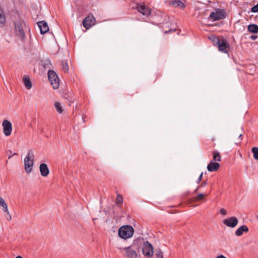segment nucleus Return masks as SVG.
Masks as SVG:
<instances>
[{
  "label": "nucleus",
  "mask_w": 258,
  "mask_h": 258,
  "mask_svg": "<svg viewBox=\"0 0 258 258\" xmlns=\"http://www.w3.org/2000/svg\"><path fill=\"white\" fill-rule=\"evenodd\" d=\"M210 39L212 41L214 45L218 47L219 51L225 53H228L229 43L225 38L220 39L218 37L212 35Z\"/></svg>",
  "instance_id": "f257e3e1"
},
{
  "label": "nucleus",
  "mask_w": 258,
  "mask_h": 258,
  "mask_svg": "<svg viewBox=\"0 0 258 258\" xmlns=\"http://www.w3.org/2000/svg\"><path fill=\"white\" fill-rule=\"evenodd\" d=\"M134 232V229L131 225H125L119 228L118 234L119 237L126 240L131 238L133 236Z\"/></svg>",
  "instance_id": "f03ea898"
},
{
  "label": "nucleus",
  "mask_w": 258,
  "mask_h": 258,
  "mask_svg": "<svg viewBox=\"0 0 258 258\" xmlns=\"http://www.w3.org/2000/svg\"><path fill=\"white\" fill-rule=\"evenodd\" d=\"M34 155L32 151L29 150L24 160L25 170L27 173L31 172L34 165Z\"/></svg>",
  "instance_id": "7ed1b4c3"
},
{
  "label": "nucleus",
  "mask_w": 258,
  "mask_h": 258,
  "mask_svg": "<svg viewBox=\"0 0 258 258\" xmlns=\"http://www.w3.org/2000/svg\"><path fill=\"white\" fill-rule=\"evenodd\" d=\"M48 80L54 89H56L59 88V79L56 73L52 71L49 70L48 72Z\"/></svg>",
  "instance_id": "20e7f679"
},
{
  "label": "nucleus",
  "mask_w": 258,
  "mask_h": 258,
  "mask_svg": "<svg viewBox=\"0 0 258 258\" xmlns=\"http://www.w3.org/2000/svg\"><path fill=\"white\" fill-rule=\"evenodd\" d=\"M143 255L147 257L150 258L154 254V249L152 245L148 241H144L142 246Z\"/></svg>",
  "instance_id": "39448f33"
},
{
  "label": "nucleus",
  "mask_w": 258,
  "mask_h": 258,
  "mask_svg": "<svg viewBox=\"0 0 258 258\" xmlns=\"http://www.w3.org/2000/svg\"><path fill=\"white\" fill-rule=\"evenodd\" d=\"M15 26L16 35L23 39L25 36L24 32V28L26 27L25 23L21 21H17L15 23Z\"/></svg>",
  "instance_id": "423d86ee"
},
{
  "label": "nucleus",
  "mask_w": 258,
  "mask_h": 258,
  "mask_svg": "<svg viewBox=\"0 0 258 258\" xmlns=\"http://www.w3.org/2000/svg\"><path fill=\"white\" fill-rule=\"evenodd\" d=\"M226 17V13L224 10L217 9L215 12H212L209 18L213 21L223 19Z\"/></svg>",
  "instance_id": "0eeeda50"
},
{
  "label": "nucleus",
  "mask_w": 258,
  "mask_h": 258,
  "mask_svg": "<svg viewBox=\"0 0 258 258\" xmlns=\"http://www.w3.org/2000/svg\"><path fill=\"white\" fill-rule=\"evenodd\" d=\"M117 248L119 249H123L125 252V256L127 258H137L138 257L137 252L131 246L125 247L117 246Z\"/></svg>",
  "instance_id": "6e6552de"
},
{
  "label": "nucleus",
  "mask_w": 258,
  "mask_h": 258,
  "mask_svg": "<svg viewBox=\"0 0 258 258\" xmlns=\"http://www.w3.org/2000/svg\"><path fill=\"white\" fill-rule=\"evenodd\" d=\"M96 19L92 14H89L83 20V26L86 29H90L95 24Z\"/></svg>",
  "instance_id": "1a4fd4ad"
},
{
  "label": "nucleus",
  "mask_w": 258,
  "mask_h": 258,
  "mask_svg": "<svg viewBox=\"0 0 258 258\" xmlns=\"http://www.w3.org/2000/svg\"><path fill=\"white\" fill-rule=\"evenodd\" d=\"M2 126L4 135L7 137L10 136L12 131V123L9 120L5 119L2 122Z\"/></svg>",
  "instance_id": "9d476101"
},
{
  "label": "nucleus",
  "mask_w": 258,
  "mask_h": 258,
  "mask_svg": "<svg viewBox=\"0 0 258 258\" xmlns=\"http://www.w3.org/2000/svg\"><path fill=\"white\" fill-rule=\"evenodd\" d=\"M135 8L145 16L148 17L151 14L150 9L144 5L137 4Z\"/></svg>",
  "instance_id": "9b49d317"
},
{
  "label": "nucleus",
  "mask_w": 258,
  "mask_h": 258,
  "mask_svg": "<svg viewBox=\"0 0 258 258\" xmlns=\"http://www.w3.org/2000/svg\"><path fill=\"white\" fill-rule=\"evenodd\" d=\"M238 221L236 217H231L224 219L223 223L227 227L234 228L238 224Z\"/></svg>",
  "instance_id": "f8f14e48"
},
{
  "label": "nucleus",
  "mask_w": 258,
  "mask_h": 258,
  "mask_svg": "<svg viewBox=\"0 0 258 258\" xmlns=\"http://www.w3.org/2000/svg\"><path fill=\"white\" fill-rule=\"evenodd\" d=\"M38 26L41 34H45L49 30L47 23L44 21H40L38 23Z\"/></svg>",
  "instance_id": "ddd939ff"
},
{
  "label": "nucleus",
  "mask_w": 258,
  "mask_h": 258,
  "mask_svg": "<svg viewBox=\"0 0 258 258\" xmlns=\"http://www.w3.org/2000/svg\"><path fill=\"white\" fill-rule=\"evenodd\" d=\"M220 167L219 163L211 161L207 166V169L209 172L217 171Z\"/></svg>",
  "instance_id": "4468645a"
},
{
  "label": "nucleus",
  "mask_w": 258,
  "mask_h": 258,
  "mask_svg": "<svg viewBox=\"0 0 258 258\" xmlns=\"http://www.w3.org/2000/svg\"><path fill=\"white\" fill-rule=\"evenodd\" d=\"M39 170L41 175L44 177L47 176L49 173L48 166L45 163H42L40 165Z\"/></svg>",
  "instance_id": "2eb2a0df"
},
{
  "label": "nucleus",
  "mask_w": 258,
  "mask_h": 258,
  "mask_svg": "<svg viewBox=\"0 0 258 258\" xmlns=\"http://www.w3.org/2000/svg\"><path fill=\"white\" fill-rule=\"evenodd\" d=\"M248 231V228L246 225H242L239 227L235 231V235L237 236L242 235L243 232H247Z\"/></svg>",
  "instance_id": "dca6fc26"
},
{
  "label": "nucleus",
  "mask_w": 258,
  "mask_h": 258,
  "mask_svg": "<svg viewBox=\"0 0 258 258\" xmlns=\"http://www.w3.org/2000/svg\"><path fill=\"white\" fill-rule=\"evenodd\" d=\"M23 83L25 87L28 90L30 89L32 87V82L29 77L25 76L23 78Z\"/></svg>",
  "instance_id": "f3484780"
},
{
  "label": "nucleus",
  "mask_w": 258,
  "mask_h": 258,
  "mask_svg": "<svg viewBox=\"0 0 258 258\" xmlns=\"http://www.w3.org/2000/svg\"><path fill=\"white\" fill-rule=\"evenodd\" d=\"M248 31L250 33H258V25L256 24H250L247 27Z\"/></svg>",
  "instance_id": "a211bd4d"
},
{
  "label": "nucleus",
  "mask_w": 258,
  "mask_h": 258,
  "mask_svg": "<svg viewBox=\"0 0 258 258\" xmlns=\"http://www.w3.org/2000/svg\"><path fill=\"white\" fill-rule=\"evenodd\" d=\"M171 4L174 7H178L182 9H183L185 7V5L179 0H175L172 1Z\"/></svg>",
  "instance_id": "6ab92c4d"
},
{
  "label": "nucleus",
  "mask_w": 258,
  "mask_h": 258,
  "mask_svg": "<svg viewBox=\"0 0 258 258\" xmlns=\"http://www.w3.org/2000/svg\"><path fill=\"white\" fill-rule=\"evenodd\" d=\"M213 159L214 161H221V157L218 151L216 150L213 152Z\"/></svg>",
  "instance_id": "aec40b11"
},
{
  "label": "nucleus",
  "mask_w": 258,
  "mask_h": 258,
  "mask_svg": "<svg viewBox=\"0 0 258 258\" xmlns=\"http://www.w3.org/2000/svg\"><path fill=\"white\" fill-rule=\"evenodd\" d=\"M42 66L45 69H50L52 66L51 62L49 59H46L42 61Z\"/></svg>",
  "instance_id": "412c9836"
},
{
  "label": "nucleus",
  "mask_w": 258,
  "mask_h": 258,
  "mask_svg": "<svg viewBox=\"0 0 258 258\" xmlns=\"http://www.w3.org/2000/svg\"><path fill=\"white\" fill-rule=\"evenodd\" d=\"M0 207H2L3 211H7L8 205L6 203L5 200L0 197Z\"/></svg>",
  "instance_id": "4be33fe9"
},
{
  "label": "nucleus",
  "mask_w": 258,
  "mask_h": 258,
  "mask_svg": "<svg viewBox=\"0 0 258 258\" xmlns=\"http://www.w3.org/2000/svg\"><path fill=\"white\" fill-rule=\"evenodd\" d=\"M253 153V158L255 160H258V147H253L251 149Z\"/></svg>",
  "instance_id": "5701e85b"
},
{
  "label": "nucleus",
  "mask_w": 258,
  "mask_h": 258,
  "mask_svg": "<svg viewBox=\"0 0 258 258\" xmlns=\"http://www.w3.org/2000/svg\"><path fill=\"white\" fill-rule=\"evenodd\" d=\"M54 106L58 113H62L63 109L60 105V104L59 102H55L54 104Z\"/></svg>",
  "instance_id": "b1692460"
},
{
  "label": "nucleus",
  "mask_w": 258,
  "mask_h": 258,
  "mask_svg": "<svg viewBox=\"0 0 258 258\" xmlns=\"http://www.w3.org/2000/svg\"><path fill=\"white\" fill-rule=\"evenodd\" d=\"M62 69L64 72H67L69 70V66L68 63L65 60H63L61 62Z\"/></svg>",
  "instance_id": "393cba45"
},
{
  "label": "nucleus",
  "mask_w": 258,
  "mask_h": 258,
  "mask_svg": "<svg viewBox=\"0 0 258 258\" xmlns=\"http://www.w3.org/2000/svg\"><path fill=\"white\" fill-rule=\"evenodd\" d=\"M123 203V198L122 196L119 194H117L116 198V204H122Z\"/></svg>",
  "instance_id": "a878e982"
},
{
  "label": "nucleus",
  "mask_w": 258,
  "mask_h": 258,
  "mask_svg": "<svg viewBox=\"0 0 258 258\" xmlns=\"http://www.w3.org/2000/svg\"><path fill=\"white\" fill-rule=\"evenodd\" d=\"M6 23V16L0 17V27L4 26Z\"/></svg>",
  "instance_id": "bb28decb"
},
{
  "label": "nucleus",
  "mask_w": 258,
  "mask_h": 258,
  "mask_svg": "<svg viewBox=\"0 0 258 258\" xmlns=\"http://www.w3.org/2000/svg\"><path fill=\"white\" fill-rule=\"evenodd\" d=\"M3 212L6 213V214L5 215L6 219L8 221H10L12 219V216L9 212L8 208L7 207V211Z\"/></svg>",
  "instance_id": "cd10ccee"
},
{
  "label": "nucleus",
  "mask_w": 258,
  "mask_h": 258,
  "mask_svg": "<svg viewBox=\"0 0 258 258\" xmlns=\"http://www.w3.org/2000/svg\"><path fill=\"white\" fill-rule=\"evenodd\" d=\"M155 255L157 258H163V252L161 250H157L155 252Z\"/></svg>",
  "instance_id": "c85d7f7f"
},
{
  "label": "nucleus",
  "mask_w": 258,
  "mask_h": 258,
  "mask_svg": "<svg viewBox=\"0 0 258 258\" xmlns=\"http://www.w3.org/2000/svg\"><path fill=\"white\" fill-rule=\"evenodd\" d=\"M204 195L203 194H199L197 197L195 198L196 201H199L202 200L204 198Z\"/></svg>",
  "instance_id": "c756f323"
},
{
  "label": "nucleus",
  "mask_w": 258,
  "mask_h": 258,
  "mask_svg": "<svg viewBox=\"0 0 258 258\" xmlns=\"http://www.w3.org/2000/svg\"><path fill=\"white\" fill-rule=\"evenodd\" d=\"M251 11L253 13H256L258 12V4L251 8Z\"/></svg>",
  "instance_id": "7c9ffc66"
},
{
  "label": "nucleus",
  "mask_w": 258,
  "mask_h": 258,
  "mask_svg": "<svg viewBox=\"0 0 258 258\" xmlns=\"http://www.w3.org/2000/svg\"><path fill=\"white\" fill-rule=\"evenodd\" d=\"M219 213L223 215H226L227 214V211L224 209L222 208L220 210Z\"/></svg>",
  "instance_id": "2f4dec72"
},
{
  "label": "nucleus",
  "mask_w": 258,
  "mask_h": 258,
  "mask_svg": "<svg viewBox=\"0 0 258 258\" xmlns=\"http://www.w3.org/2000/svg\"><path fill=\"white\" fill-rule=\"evenodd\" d=\"M4 16H5V15L4 14L3 10L2 9V8L0 6V17Z\"/></svg>",
  "instance_id": "473e14b6"
},
{
  "label": "nucleus",
  "mask_w": 258,
  "mask_h": 258,
  "mask_svg": "<svg viewBox=\"0 0 258 258\" xmlns=\"http://www.w3.org/2000/svg\"><path fill=\"white\" fill-rule=\"evenodd\" d=\"M257 36L255 35H252L250 37V38L252 40H255L256 39H257Z\"/></svg>",
  "instance_id": "72a5a7b5"
},
{
  "label": "nucleus",
  "mask_w": 258,
  "mask_h": 258,
  "mask_svg": "<svg viewBox=\"0 0 258 258\" xmlns=\"http://www.w3.org/2000/svg\"><path fill=\"white\" fill-rule=\"evenodd\" d=\"M202 176H203V173H202L199 176L198 180H197V183H199L201 180H202Z\"/></svg>",
  "instance_id": "f704fd0d"
},
{
  "label": "nucleus",
  "mask_w": 258,
  "mask_h": 258,
  "mask_svg": "<svg viewBox=\"0 0 258 258\" xmlns=\"http://www.w3.org/2000/svg\"><path fill=\"white\" fill-rule=\"evenodd\" d=\"M242 134H240L239 135V137H238V140H239V142L238 143H240V142L241 141L242 139Z\"/></svg>",
  "instance_id": "c9c22d12"
},
{
  "label": "nucleus",
  "mask_w": 258,
  "mask_h": 258,
  "mask_svg": "<svg viewBox=\"0 0 258 258\" xmlns=\"http://www.w3.org/2000/svg\"><path fill=\"white\" fill-rule=\"evenodd\" d=\"M217 258H226L225 256L223 255H220L217 257Z\"/></svg>",
  "instance_id": "e433bc0d"
},
{
  "label": "nucleus",
  "mask_w": 258,
  "mask_h": 258,
  "mask_svg": "<svg viewBox=\"0 0 258 258\" xmlns=\"http://www.w3.org/2000/svg\"><path fill=\"white\" fill-rule=\"evenodd\" d=\"M207 185V182H204L203 183H202L201 184V186H205Z\"/></svg>",
  "instance_id": "4c0bfd02"
},
{
  "label": "nucleus",
  "mask_w": 258,
  "mask_h": 258,
  "mask_svg": "<svg viewBox=\"0 0 258 258\" xmlns=\"http://www.w3.org/2000/svg\"><path fill=\"white\" fill-rule=\"evenodd\" d=\"M16 258H23V257L21 256H20V255H18V256H16Z\"/></svg>",
  "instance_id": "58836bf2"
},
{
  "label": "nucleus",
  "mask_w": 258,
  "mask_h": 258,
  "mask_svg": "<svg viewBox=\"0 0 258 258\" xmlns=\"http://www.w3.org/2000/svg\"><path fill=\"white\" fill-rule=\"evenodd\" d=\"M16 155H17V154L16 153H14L13 155L10 154V156H13Z\"/></svg>",
  "instance_id": "ea45409f"
},
{
  "label": "nucleus",
  "mask_w": 258,
  "mask_h": 258,
  "mask_svg": "<svg viewBox=\"0 0 258 258\" xmlns=\"http://www.w3.org/2000/svg\"><path fill=\"white\" fill-rule=\"evenodd\" d=\"M12 157V156H9L8 158L10 159Z\"/></svg>",
  "instance_id": "a19ab883"
},
{
  "label": "nucleus",
  "mask_w": 258,
  "mask_h": 258,
  "mask_svg": "<svg viewBox=\"0 0 258 258\" xmlns=\"http://www.w3.org/2000/svg\"><path fill=\"white\" fill-rule=\"evenodd\" d=\"M256 217L258 218V215H257Z\"/></svg>",
  "instance_id": "79ce46f5"
}]
</instances>
